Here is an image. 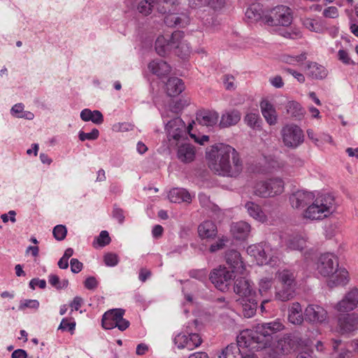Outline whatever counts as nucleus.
Returning <instances> with one entry per match:
<instances>
[{
    "mask_svg": "<svg viewBox=\"0 0 358 358\" xmlns=\"http://www.w3.org/2000/svg\"><path fill=\"white\" fill-rule=\"evenodd\" d=\"M208 167L224 177L237 178L243 171V162L239 152L232 146L215 143L206 151Z\"/></svg>",
    "mask_w": 358,
    "mask_h": 358,
    "instance_id": "1",
    "label": "nucleus"
},
{
    "mask_svg": "<svg viewBox=\"0 0 358 358\" xmlns=\"http://www.w3.org/2000/svg\"><path fill=\"white\" fill-rule=\"evenodd\" d=\"M316 264L319 273L324 277H331L328 282L330 287L345 285L348 282V271L338 267V259L334 254L327 252L321 255Z\"/></svg>",
    "mask_w": 358,
    "mask_h": 358,
    "instance_id": "2",
    "label": "nucleus"
},
{
    "mask_svg": "<svg viewBox=\"0 0 358 358\" xmlns=\"http://www.w3.org/2000/svg\"><path fill=\"white\" fill-rule=\"evenodd\" d=\"M156 10L158 13L167 15L164 22L168 27H185L189 22L187 10L181 8L179 0H156Z\"/></svg>",
    "mask_w": 358,
    "mask_h": 358,
    "instance_id": "3",
    "label": "nucleus"
},
{
    "mask_svg": "<svg viewBox=\"0 0 358 358\" xmlns=\"http://www.w3.org/2000/svg\"><path fill=\"white\" fill-rule=\"evenodd\" d=\"M334 198L329 194H322L313 201L303 213L310 220H321L334 211Z\"/></svg>",
    "mask_w": 358,
    "mask_h": 358,
    "instance_id": "4",
    "label": "nucleus"
},
{
    "mask_svg": "<svg viewBox=\"0 0 358 358\" xmlns=\"http://www.w3.org/2000/svg\"><path fill=\"white\" fill-rule=\"evenodd\" d=\"M278 285L275 287V298L282 301L294 297L295 277L294 273L287 269L279 271L276 274Z\"/></svg>",
    "mask_w": 358,
    "mask_h": 358,
    "instance_id": "5",
    "label": "nucleus"
},
{
    "mask_svg": "<svg viewBox=\"0 0 358 358\" xmlns=\"http://www.w3.org/2000/svg\"><path fill=\"white\" fill-rule=\"evenodd\" d=\"M284 325L279 321L258 324L252 335V339L257 343L261 344L262 348L271 345L273 335L282 330Z\"/></svg>",
    "mask_w": 358,
    "mask_h": 358,
    "instance_id": "6",
    "label": "nucleus"
},
{
    "mask_svg": "<svg viewBox=\"0 0 358 358\" xmlns=\"http://www.w3.org/2000/svg\"><path fill=\"white\" fill-rule=\"evenodd\" d=\"M292 20L290 8L286 6L273 8L268 15H265L264 23L268 26H289Z\"/></svg>",
    "mask_w": 358,
    "mask_h": 358,
    "instance_id": "7",
    "label": "nucleus"
},
{
    "mask_svg": "<svg viewBox=\"0 0 358 358\" xmlns=\"http://www.w3.org/2000/svg\"><path fill=\"white\" fill-rule=\"evenodd\" d=\"M209 279L217 289L226 292L234 281L235 276L227 267L220 266L210 273Z\"/></svg>",
    "mask_w": 358,
    "mask_h": 358,
    "instance_id": "8",
    "label": "nucleus"
},
{
    "mask_svg": "<svg viewBox=\"0 0 358 358\" xmlns=\"http://www.w3.org/2000/svg\"><path fill=\"white\" fill-rule=\"evenodd\" d=\"M282 141L289 148H296L304 140L303 130L295 124H289L282 129Z\"/></svg>",
    "mask_w": 358,
    "mask_h": 358,
    "instance_id": "9",
    "label": "nucleus"
},
{
    "mask_svg": "<svg viewBox=\"0 0 358 358\" xmlns=\"http://www.w3.org/2000/svg\"><path fill=\"white\" fill-rule=\"evenodd\" d=\"M271 248L268 244L259 243L251 245L248 247L247 252L252 257H254L258 264H271L274 260L273 257L270 254Z\"/></svg>",
    "mask_w": 358,
    "mask_h": 358,
    "instance_id": "10",
    "label": "nucleus"
},
{
    "mask_svg": "<svg viewBox=\"0 0 358 358\" xmlns=\"http://www.w3.org/2000/svg\"><path fill=\"white\" fill-rule=\"evenodd\" d=\"M358 304V289L356 287L349 291L335 306L339 312H348L354 310Z\"/></svg>",
    "mask_w": 358,
    "mask_h": 358,
    "instance_id": "11",
    "label": "nucleus"
},
{
    "mask_svg": "<svg viewBox=\"0 0 358 358\" xmlns=\"http://www.w3.org/2000/svg\"><path fill=\"white\" fill-rule=\"evenodd\" d=\"M224 258L227 264L231 268V272L243 273L245 264L238 251L234 249L228 250L225 252Z\"/></svg>",
    "mask_w": 358,
    "mask_h": 358,
    "instance_id": "12",
    "label": "nucleus"
},
{
    "mask_svg": "<svg viewBox=\"0 0 358 358\" xmlns=\"http://www.w3.org/2000/svg\"><path fill=\"white\" fill-rule=\"evenodd\" d=\"M313 192L306 190H298L289 196V201L294 208H303L309 205L314 199Z\"/></svg>",
    "mask_w": 358,
    "mask_h": 358,
    "instance_id": "13",
    "label": "nucleus"
},
{
    "mask_svg": "<svg viewBox=\"0 0 358 358\" xmlns=\"http://www.w3.org/2000/svg\"><path fill=\"white\" fill-rule=\"evenodd\" d=\"M304 317L305 320L310 322L322 323L327 318V313L322 307L312 304L306 308Z\"/></svg>",
    "mask_w": 358,
    "mask_h": 358,
    "instance_id": "14",
    "label": "nucleus"
},
{
    "mask_svg": "<svg viewBox=\"0 0 358 358\" xmlns=\"http://www.w3.org/2000/svg\"><path fill=\"white\" fill-rule=\"evenodd\" d=\"M234 292L241 298H247L256 295L250 281L244 277L234 280Z\"/></svg>",
    "mask_w": 358,
    "mask_h": 358,
    "instance_id": "15",
    "label": "nucleus"
},
{
    "mask_svg": "<svg viewBox=\"0 0 358 358\" xmlns=\"http://www.w3.org/2000/svg\"><path fill=\"white\" fill-rule=\"evenodd\" d=\"M338 323L342 334L354 331L358 329V315L355 313L341 315Z\"/></svg>",
    "mask_w": 358,
    "mask_h": 358,
    "instance_id": "16",
    "label": "nucleus"
},
{
    "mask_svg": "<svg viewBox=\"0 0 358 358\" xmlns=\"http://www.w3.org/2000/svg\"><path fill=\"white\" fill-rule=\"evenodd\" d=\"M299 338L294 334H286L278 341L277 349L284 354L294 351L299 345Z\"/></svg>",
    "mask_w": 358,
    "mask_h": 358,
    "instance_id": "17",
    "label": "nucleus"
},
{
    "mask_svg": "<svg viewBox=\"0 0 358 358\" xmlns=\"http://www.w3.org/2000/svg\"><path fill=\"white\" fill-rule=\"evenodd\" d=\"M125 310L122 308H115L106 311L102 317V327L106 329L115 328L118 319H121V314H124Z\"/></svg>",
    "mask_w": 358,
    "mask_h": 358,
    "instance_id": "18",
    "label": "nucleus"
},
{
    "mask_svg": "<svg viewBox=\"0 0 358 358\" xmlns=\"http://www.w3.org/2000/svg\"><path fill=\"white\" fill-rule=\"evenodd\" d=\"M236 343H231L225 348L222 349L221 352L217 355V358H243V352L241 350V340L245 337L241 336L238 338Z\"/></svg>",
    "mask_w": 358,
    "mask_h": 358,
    "instance_id": "19",
    "label": "nucleus"
},
{
    "mask_svg": "<svg viewBox=\"0 0 358 358\" xmlns=\"http://www.w3.org/2000/svg\"><path fill=\"white\" fill-rule=\"evenodd\" d=\"M219 114L214 110H203L196 113V120L202 126L213 127L217 124Z\"/></svg>",
    "mask_w": 358,
    "mask_h": 358,
    "instance_id": "20",
    "label": "nucleus"
},
{
    "mask_svg": "<svg viewBox=\"0 0 358 358\" xmlns=\"http://www.w3.org/2000/svg\"><path fill=\"white\" fill-rule=\"evenodd\" d=\"M195 148L190 143H182L178 148L177 157L182 163L192 162L195 158Z\"/></svg>",
    "mask_w": 358,
    "mask_h": 358,
    "instance_id": "21",
    "label": "nucleus"
},
{
    "mask_svg": "<svg viewBox=\"0 0 358 358\" xmlns=\"http://www.w3.org/2000/svg\"><path fill=\"white\" fill-rule=\"evenodd\" d=\"M241 113L236 109L225 110L221 116L220 127L227 128L236 125L241 120Z\"/></svg>",
    "mask_w": 358,
    "mask_h": 358,
    "instance_id": "22",
    "label": "nucleus"
},
{
    "mask_svg": "<svg viewBox=\"0 0 358 358\" xmlns=\"http://www.w3.org/2000/svg\"><path fill=\"white\" fill-rule=\"evenodd\" d=\"M198 233L201 239H213L217 234V227L213 221L206 220L199 225Z\"/></svg>",
    "mask_w": 358,
    "mask_h": 358,
    "instance_id": "23",
    "label": "nucleus"
},
{
    "mask_svg": "<svg viewBox=\"0 0 358 358\" xmlns=\"http://www.w3.org/2000/svg\"><path fill=\"white\" fill-rule=\"evenodd\" d=\"M238 301L242 305V312L244 317L250 318L255 315L258 304L256 295L248 297V299H239Z\"/></svg>",
    "mask_w": 358,
    "mask_h": 358,
    "instance_id": "24",
    "label": "nucleus"
},
{
    "mask_svg": "<svg viewBox=\"0 0 358 358\" xmlns=\"http://www.w3.org/2000/svg\"><path fill=\"white\" fill-rule=\"evenodd\" d=\"M250 225L244 221H240L234 223L231 228V231L234 237L237 240H245L250 232Z\"/></svg>",
    "mask_w": 358,
    "mask_h": 358,
    "instance_id": "25",
    "label": "nucleus"
},
{
    "mask_svg": "<svg viewBox=\"0 0 358 358\" xmlns=\"http://www.w3.org/2000/svg\"><path fill=\"white\" fill-rule=\"evenodd\" d=\"M262 113L267 123L274 125L277 122L276 111L273 106L268 101L263 100L260 103Z\"/></svg>",
    "mask_w": 358,
    "mask_h": 358,
    "instance_id": "26",
    "label": "nucleus"
},
{
    "mask_svg": "<svg viewBox=\"0 0 358 358\" xmlns=\"http://www.w3.org/2000/svg\"><path fill=\"white\" fill-rule=\"evenodd\" d=\"M169 199L173 203H190L192 196L190 193L183 188H173L169 193Z\"/></svg>",
    "mask_w": 358,
    "mask_h": 358,
    "instance_id": "27",
    "label": "nucleus"
},
{
    "mask_svg": "<svg viewBox=\"0 0 358 358\" xmlns=\"http://www.w3.org/2000/svg\"><path fill=\"white\" fill-rule=\"evenodd\" d=\"M185 90V84L178 78H170L166 83V91L169 96H176Z\"/></svg>",
    "mask_w": 358,
    "mask_h": 358,
    "instance_id": "28",
    "label": "nucleus"
},
{
    "mask_svg": "<svg viewBox=\"0 0 358 358\" xmlns=\"http://www.w3.org/2000/svg\"><path fill=\"white\" fill-rule=\"evenodd\" d=\"M148 69L155 75L162 77L168 75L171 71V66L162 59H155L148 64Z\"/></svg>",
    "mask_w": 358,
    "mask_h": 358,
    "instance_id": "29",
    "label": "nucleus"
},
{
    "mask_svg": "<svg viewBox=\"0 0 358 358\" xmlns=\"http://www.w3.org/2000/svg\"><path fill=\"white\" fill-rule=\"evenodd\" d=\"M306 70L310 77L317 80L324 79L328 74V71L324 66L314 62H308Z\"/></svg>",
    "mask_w": 358,
    "mask_h": 358,
    "instance_id": "30",
    "label": "nucleus"
},
{
    "mask_svg": "<svg viewBox=\"0 0 358 358\" xmlns=\"http://www.w3.org/2000/svg\"><path fill=\"white\" fill-rule=\"evenodd\" d=\"M246 17L251 22H258L262 20L264 22V15L263 13L262 6L259 3L251 4L245 12Z\"/></svg>",
    "mask_w": 358,
    "mask_h": 358,
    "instance_id": "31",
    "label": "nucleus"
},
{
    "mask_svg": "<svg viewBox=\"0 0 358 358\" xmlns=\"http://www.w3.org/2000/svg\"><path fill=\"white\" fill-rule=\"evenodd\" d=\"M245 208L249 215L255 220L261 222H264L266 220V217L258 204L252 201H248L245 204Z\"/></svg>",
    "mask_w": 358,
    "mask_h": 358,
    "instance_id": "32",
    "label": "nucleus"
},
{
    "mask_svg": "<svg viewBox=\"0 0 358 358\" xmlns=\"http://www.w3.org/2000/svg\"><path fill=\"white\" fill-rule=\"evenodd\" d=\"M288 320L294 324H301L303 321L301 306L299 303H293L289 308Z\"/></svg>",
    "mask_w": 358,
    "mask_h": 358,
    "instance_id": "33",
    "label": "nucleus"
},
{
    "mask_svg": "<svg viewBox=\"0 0 358 358\" xmlns=\"http://www.w3.org/2000/svg\"><path fill=\"white\" fill-rule=\"evenodd\" d=\"M271 196L280 194L284 191V182L282 179L275 178L268 180Z\"/></svg>",
    "mask_w": 358,
    "mask_h": 358,
    "instance_id": "34",
    "label": "nucleus"
},
{
    "mask_svg": "<svg viewBox=\"0 0 358 358\" xmlns=\"http://www.w3.org/2000/svg\"><path fill=\"white\" fill-rule=\"evenodd\" d=\"M287 246L290 250L302 251L306 247V241L301 236H296L288 240Z\"/></svg>",
    "mask_w": 358,
    "mask_h": 358,
    "instance_id": "35",
    "label": "nucleus"
},
{
    "mask_svg": "<svg viewBox=\"0 0 358 358\" xmlns=\"http://www.w3.org/2000/svg\"><path fill=\"white\" fill-rule=\"evenodd\" d=\"M287 111L292 117L299 120L303 115V110L301 105L296 101H289L287 105Z\"/></svg>",
    "mask_w": 358,
    "mask_h": 358,
    "instance_id": "36",
    "label": "nucleus"
},
{
    "mask_svg": "<svg viewBox=\"0 0 358 358\" xmlns=\"http://www.w3.org/2000/svg\"><path fill=\"white\" fill-rule=\"evenodd\" d=\"M268 180H262L256 183L255 194L260 197L266 198L271 196Z\"/></svg>",
    "mask_w": 358,
    "mask_h": 358,
    "instance_id": "37",
    "label": "nucleus"
},
{
    "mask_svg": "<svg viewBox=\"0 0 358 358\" xmlns=\"http://www.w3.org/2000/svg\"><path fill=\"white\" fill-rule=\"evenodd\" d=\"M156 0H143L138 6V10L139 13L144 15H148L152 13L154 9H156Z\"/></svg>",
    "mask_w": 358,
    "mask_h": 358,
    "instance_id": "38",
    "label": "nucleus"
},
{
    "mask_svg": "<svg viewBox=\"0 0 358 358\" xmlns=\"http://www.w3.org/2000/svg\"><path fill=\"white\" fill-rule=\"evenodd\" d=\"M111 241V238L109 236V234L107 231H101L99 235L94 240L93 246L94 248H97L98 246L100 248L105 247L108 245Z\"/></svg>",
    "mask_w": 358,
    "mask_h": 358,
    "instance_id": "39",
    "label": "nucleus"
},
{
    "mask_svg": "<svg viewBox=\"0 0 358 358\" xmlns=\"http://www.w3.org/2000/svg\"><path fill=\"white\" fill-rule=\"evenodd\" d=\"M244 120L247 125L252 129H257L260 127V123L262 122V119L258 113H248Z\"/></svg>",
    "mask_w": 358,
    "mask_h": 358,
    "instance_id": "40",
    "label": "nucleus"
},
{
    "mask_svg": "<svg viewBox=\"0 0 358 358\" xmlns=\"http://www.w3.org/2000/svg\"><path fill=\"white\" fill-rule=\"evenodd\" d=\"M201 338L198 334H189L187 342V349L192 350L201 345Z\"/></svg>",
    "mask_w": 358,
    "mask_h": 358,
    "instance_id": "41",
    "label": "nucleus"
},
{
    "mask_svg": "<svg viewBox=\"0 0 358 358\" xmlns=\"http://www.w3.org/2000/svg\"><path fill=\"white\" fill-rule=\"evenodd\" d=\"M180 128H166L168 133V136L169 138H172L176 141L180 140V138L186 136L187 132V127H185V129H180Z\"/></svg>",
    "mask_w": 358,
    "mask_h": 358,
    "instance_id": "42",
    "label": "nucleus"
},
{
    "mask_svg": "<svg viewBox=\"0 0 358 358\" xmlns=\"http://www.w3.org/2000/svg\"><path fill=\"white\" fill-rule=\"evenodd\" d=\"M54 238L57 241L64 240L67 234L66 227L62 224L55 226L52 231Z\"/></svg>",
    "mask_w": 358,
    "mask_h": 358,
    "instance_id": "43",
    "label": "nucleus"
},
{
    "mask_svg": "<svg viewBox=\"0 0 358 358\" xmlns=\"http://www.w3.org/2000/svg\"><path fill=\"white\" fill-rule=\"evenodd\" d=\"M76 322L72 318H63L58 327V329L62 331H72L75 329Z\"/></svg>",
    "mask_w": 358,
    "mask_h": 358,
    "instance_id": "44",
    "label": "nucleus"
},
{
    "mask_svg": "<svg viewBox=\"0 0 358 358\" xmlns=\"http://www.w3.org/2000/svg\"><path fill=\"white\" fill-rule=\"evenodd\" d=\"M39 307V302L35 299H24L22 300L20 303L19 310H24L25 308L38 309Z\"/></svg>",
    "mask_w": 358,
    "mask_h": 358,
    "instance_id": "45",
    "label": "nucleus"
},
{
    "mask_svg": "<svg viewBox=\"0 0 358 358\" xmlns=\"http://www.w3.org/2000/svg\"><path fill=\"white\" fill-rule=\"evenodd\" d=\"M273 285V279L272 278H262L259 282V291L261 294H263L264 292H266L268 289L271 288Z\"/></svg>",
    "mask_w": 358,
    "mask_h": 358,
    "instance_id": "46",
    "label": "nucleus"
},
{
    "mask_svg": "<svg viewBox=\"0 0 358 358\" xmlns=\"http://www.w3.org/2000/svg\"><path fill=\"white\" fill-rule=\"evenodd\" d=\"M187 337L188 335L182 333H180L175 336L173 342L178 348L183 349L187 348Z\"/></svg>",
    "mask_w": 358,
    "mask_h": 358,
    "instance_id": "47",
    "label": "nucleus"
},
{
    "mask_svg": "<svg viewBox=\"0 0 358 358\" xmlns=\"http://www.w3.org/2000/svg\"><path fill=\"white\" fill-rule=\"evenodd\" d=\"M103 261L107 266H115L119 262V257L115 253L108 252L104 255Z\"/></svg>",
    "mask_w": 358,
    "mask_h": 358,
    "instance_id": "48",
    "label": "nucleus"
},
{
    "mask_svg": "<svg viewBox=\"0 0 358 358\" xmlns=\"http://www.w3.org/2000/svg\"><path fill=\"white\" fill-rule=\"evenodd\" d=\"M163 36H159L155 41V50L157 53L160 56H164L166 52V45Z\"/></svg>",
    "mask_w": 358,
    "mask_h": 358,
    "instance_id": "49",
    "label": "nucleus"
},
{
    "mask_svg": "<svg viewBox=\"0 0 358 358\" xmlns=\"http://www.w3.org/2000/svg\"><path fill=\"white\" fill-rule=\"evenodd\" d=\"M112 216L114 219L117 220L120 224H123L125 218L124 211L116 204L113 205Z\"/></svg>",
    "mask_w": 358,
    "mask_h": 358,
    "instance_id": "50",
    "label": "nucleus"
},
{
    "mask_svg": "<svg viewBox=\"0 0 358 358\" xmlns=\"http://www.w3.org/2000/svg\"><path fill=\"white\" fill-rule=\"evenodd\" d=\"M176 48L178 50L177 53L182 58H185L188 56L191 52L190 46L188 43L185 42L178 44Z\"/></svg>",
    "mask_w": 358,
    "mask_h": 358,
    "instance_id": "51",
    "label": "nucleus"
},
{
    "mask_svg": "<svg viewBox=\"0 0 358 358\" xmlns=\"http://www.w3.org/2000/svg\"><path fill=\"white\" fill-rule=\"evenodd\" d=\"M189 275L191 278L203 282L207 279V271L205 269L192 270L189 272Z\"/></svg>",
    "mask_w": 358,
    "mask_h": 358,
    "instance_id": "52",
    "label": "nucleus"
},
{
    "mask_svg": "<svg viewBox=\"0 0 358 358\" xmlns=\"http://www.w3.org/2000/svg\"><path fill=\"white\" fill-rule=\"evenodd\" d=\"M180 128V129H185V124L183 120L180 117H176L170 121H169L166 124V128Z\"/></svg>",
    "mask_w": 358,
    "mask_h": 358,
    "instance_id": "53",
    "label": "nucleus"
},
{
    "mask_svg": "<svg viewBox=\"0 0 358 358\" xmlns=\"http://www.w3.org/2000/svg\"><path fill=\"white\" fill-rule=\"evenodd\" d=\"M184 36V32L181 31H174L171 36L170 39V43L171 45H176V46L178 44H180V43H183L182 41H180V40Z\"/></svg>",
    "mask_w": 358,
    "mask_h": 358,
    "instance_id": "54",
    "label": "nucleus"
},
{
    "mask_svg": "<svg viewBox=\"0 0 358 358\" xmlns=\"http://www.w3.org/2000/svg\"><path fill=\"white\" fill-rule=\"evenodd\" d=\"M323 15L325 17L336 18L338 17V10L335 6H329L324 10Z\"/></svg>",
    "mask_w": 358,
    "mask_h": 358,
    "instance_id": "55",
    "label": "nucleus"
},
{
    "mask_svg": "<svg viewBox=\"0 0 358 358\" xmlns=\"http://www.w3.org/2000/svg\"><path fill=\"white\" fill-rule=\"evenodd\" d=\"M192 129V124H189L187 127V133L189 134L192 138L194 139L196 143H199L200 145H203L205 142H207L209 140V136L206 135H203L201 138H198L195 134L191 133Z\"/></svg>",
    "mask_w": 358,
    "mask_h": 358,
    "instance_id": "56",
    "label": "nucleus"
},
{
    "mask_svg": "<svg viewBox=\"0 0 358 358\" xmlns=\"http://www.w3.org/2000/svg\"><path fill=\"white\" fill-rule=\"evenodd\" d=\"M91 122L96 124H101L103 122L102 113L97 110L91 111Z\"/></svg>",
    "mask_w": 358,
    "mask_h": 358,
    "instance_id": "57",
    "label": "nucleus"
},
{
    "mask_svg": "<svg viewBox=\"0 0 358 358\" xmlns=\"http://www.w3.org/2000/svg\"><path fill=\"white\" fill-rule=\"evenodd\" d=\"M225 3V0H209L208 6L215 10H218L222 9Z\"/></svg>",
    "mask_w": 358,
    "mask_h": 358,
    "instance_id": "58",
    "label": "nucleus"
},
{
    "mask_svg": "<svg viewBox=\"0 0 358 358\" xmlns=\"http://www.w3.org/2000/svg\"><path fill=\"white\" fill-rule=\"evenodd\" d=\"M24 105L22 103H17L11 108V114L17 117H24L23 115Z\"/></svg>",
    "mask_w": 358,
    "mask_h": 358,
    "instance_id": "59",
    "label": "nucleus"
},
{
    "mask_svg": "<svg viewBox=\"0 0 358 358\" xmlns=\"http://www.w3.org/2000/svg\"><path fill=\"white\" fill-rule=\"evenodd\" d=\"M124 315L121 314V319L117 320V325H115V327H117L122 331L126 330L130 324L129 321L123 317Z\"/></svg>",
    "mask_w": 358,
    "mask_h": 358,
    "instance_id": "60",
    "label": "nucleus"
},
{
    "mask_svg": "<svg viewBox=\"0 0 358 358\" xmlns=\"http://www.w3.org/2000/svg\"><path fill=\"white\" fill-rule=\"evenodd\" d=\"M71 270L74 273H79L83 268V264L77 259L73 258L71 259Z\"/></svg>",
    "mask_w": 358,
    "mask_h": 358,
    "instance_id": "61",
    "label": "nucleus"
},
{
    "mask_svg": "<svg viewBox=\"0 0 358 358\" xmlns=\"http://www.w3.org/2000/svg\"><path fill=\"white\" fill-rule=\"evenodd\" d=\"M29 287L34 289L36 287L44 289L46 287V282L45 280H40L38 278H33L29 282Z\"/></svg>",
    "mask_w": 358,
    "mask_h": 358,
    "instance_id": "62",
    "label": "nucleus"
},
{
    "mask_svg": "<svg viewBox=\"0 0 358 358\" xmlns=\"http://www.w3.org/2000/svg\"><path fill=\"white\" fill-rule=\"evenodd\" d=\"M227 241V239H224V238H221V239H219L218 241H217L216 243H213L210 246V251L211 252H217V250H220L221 249H222L224 246V243Z\"/></svg>",
    "mask_w": 358,
    "mask_h": 358,
    "instance_id": "63",
    "label": "nucleus"
},
{
    "mask_svg": "<svg viewBox=\"0 0 358 358\" xmlns=\"http://www.w3.org/2000/svg\"><path fill=\"white\" fill-rule=\"evenodd\" d=\"M83 298L80 296H76L69 305L71 308V311L73 310H78L83 304Z\"/></svg>",
    "mask_w": 358,
    "mask_h": 358,
    "instance_id": "64",
    "label": "nucleus"
}]
</instances>
